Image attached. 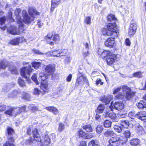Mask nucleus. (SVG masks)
<instances>
[{
    "instance_id": "0e129e2a",
    "label": "nucleus",
    "mask_w": 146,
    "mask_h": 146,
    "mask_svg": "<svg viewBox=\"0 0 146 146\" xmlns=\"http://www.w3.org/2000/svg\"><path fill=\"white\" fill-rule=\"evenodd\" d=\"M33 137H34V136ZM35 140L34 139V138L33 139L32 138H31L29 139H28L26 141V144H29L31 142L34 141Z\"/></svg>"
},
{
    "instance_id": "3c124183",
    "label": "nucleus",
    "mask_w": 146,
    "mask_h": 146,
    "mask_svg": "<svg viewBox=\"0 0 146 146\" xmlns=\"http://www.w3.org/2000/svg\"><path fill=\"white\" fill-rule=\"evenodd\" d=\"M84 23L88 25H90L91 23V17H86L84 20Z\"/></svg>"
},
{
    "instance_id": "6e6d98bb",
    "label": "nucleus",
    "mask_w": 146,
    "mask_h": 146,
    "mask_svg": "<svg viewBox=\"0 0 146 146\" xmlns=\"http://www.w3.org/2000/svg\"><path fill=\"white\" fill-rule=\"evenodd\" d=\"M59 127L58 128V131L60 132L62 131L64 129V125L62 123H60L59 124Z\"/></svg>"
},
{
    "instance_id": "20e7f679",
    "label": "nucleus",
    "mask_w": 146,
    "mask_h": 146,
    "mask_svg": "<svg viewBox=\"0 0 146 146\" xmlns=\"http://www.w3.org/2000/svg\"><path fill=\"white\" fill-rule=\"evenodd\" d=\"M29 12L31 16V17H30L28 15L26 10H23L22 12V16L24 18L23 21L25 23H29L33 21L35 18L34 15L35 14L39 15V13L37 12L34 8L33 7L29 8Z\"/></svg>"
},
{
    "instance_id": "f3484780",
    "label": "nucleus",
    "mask_w": 146,
    "mask_h": 146,
    "mask_svg": "<svg viewBox=\"0 0 146 146\" xmlns=\"http://www.w3.org/2000/svg\"><path fill=\"white\" fill-rule=\"evenodd\" d=\"M78 136L79 137H82L84 139H88L92 137V135H88L82 130H80L79 131Z\"/></svg>"
},
{
    "instance_id": "ea45409f",
    "label": "nucleus",
    "mask_w": 146,
    "mask_h": 146,
    "mask_svg": "<svg viewBox=\"0 0 146 146\" xmlns=\"http://www.w3.org/2000/svg\"><path fill=\"white\" fill-rule=\"evenodd\" d=\"M96 132L97 133L99 134L101 133L103 130L102 126L98 124L96 128Z\"/></svg>"
},
{
    "instance_id": "bb28decb",
    "label": "nucleus",
    "mask_w": 146,
    "mask_h": 146,
    "mask_svg": "<svg viewBox=\"0 0 146 146\" xmlns=\"http://www.w3.org/2000/svg\"><path fill=\"white\" fill-rule=\"evenodd\" d=\"M136 105L139 109L146 108V103L143 101H140L136 104Z\"/></svg>"
},
{
    "instance_id": "e433bc0d",
    "label": "nucleus",
    "mask_w": 146,
    "mask_h": 146,
    "mask_svg": "<svg viewBox=\"0 0 146 146\" xmlns=\"http://www.w3.org/2000/svg\"><path fill=\"white\" fill-rule=\"evenodd\" d=\"M105 107L104 105L100 104L98 107L97 111L100 113H102Z\"/></svg>"
},
{
    "instance_id": "4be33fe9",
    "label": "nucleus",
    "mask_w": 146,
    "mask_h": 146,
    "mask_svg": "<svg viewBox=\"0 0 146 146\" xmlns=\"http://www.w3.org/2000/svg\"><path fill=\"white\" fill-rule=\"evenodd\" d=\"M41 88L45 92H48V84L47 82L45 83L41 82Z\"/></svg>"
},
{
    "instance_id": "7c9ffc66",
    "label": "nucleus",
    "mask_w": 146,
    "mask_h": 146,
    "mask_svg": "<svg viewBox=\"0 0 146 146\" xmlns=\"http://www.w3.org/2000/svg\"><path fill=\"white\" fill-rule=\"evenodd\" d=\"M24 22L23 21L21 22H19V23H18L20 24V25L19 26V29H18V31H19L20 32V34L21 33V32L24 33L25 29H24V24L23 23V22ZM25 23V22H24Z\"/></svg>"
},
{
    "instance_id": "b1692460",
    "label": "nucleus",
    "mask_w": 146,
    "mask_h": 146,
    "mask_svg": "<svg viewBox=\"0 0 146 146\" xmlns=\"http://www.w3.org/2000/svg\"><path fill=\"white\" fill-rule=\"evenodd\" d=\"M14 142V140L13 137H10L8 141H7L5 143L3 146H15L13 144Z\"/></svg>"
},
{
    "instance_id": "680f3d73",
    "label": "nucleus",
    "mask_w": 146,
    "mask_h": 146,
    "mask_svg": "<svg viewBox=\"0 0 146 146\" xmlns=\"http://www.w3.org/2000/svg\"><path fill=\"white\" fill-rule=\"evenodd\" d=\"M53 36V35L52 33L50 32L48 33L47 34V36L46 37V40H51V38H52Z\"/></svg>"
},
{
    "instance_id": "bf43d9fd",
    "label": "nucleus",
    "mask_w": 146,
    "mask_h": 146,
    "mask_svg": "<svg viewBox=\"0 0 146 146\" xmlns=\"http://www.w3.org/2000/svg\"><path fill=\"white\" fill-rule=\"evenodd\" d=\"M35 128H34L33 129V127L32 125H30L29 126V127L27 129V134L29 135H30L31 134V130L32 129H33V130L35 129ZM32 131L33 132V131Z\"/></svg>"
},
{
    "instance_id": "1a4fd4ad",
    "label": "nucleus",
    "mask_w": 146,
    "mask_h": 146,
    "mask_svg": "<svg viewBox=\"0 0 146 146\" xmlns=\"http://www.w3.org/2000/svg\"><path fill=\"white\" fill-rule=\"evenodd\" d=\"M7 32L13 35H20L19 31H18L17 27L14 25H11L7 29Z\"/></svg>"
},
{
    "instance_id": "2f4dec72",
    "label": "nucleus",
    "mask_w": 146,
    "mask_h": 146,
    "mask_svg": "<svg viewBox=\"0 0 146 146\" xmlns=\"http://www.w3.org/2000/svg\"><path fill=\"white\" fill-rule=\"evenodd\" d=\"M99 142L96 140H92L88 143L89 146H99Z\"/></svg>"
},
{
    "instance_id": "a19ab883",
    "label": "nucleus",
    "mask_w": 146,
    "mask_h": 146,
    "mask_svg": "<svg viewBox=\"0 0 146 146\" xmlns=\"http://www.w3.org/2000/svg\"><path fill=\"white\" fill-rule=\"evenodd\" d=\"M111 122L108 120H105L103 123L104 126L108 128L110 127Z\"/></svg>"
},
{
    "instance_id": "f8f14e48",
    "label": "nucleus",
    "mask_w": 146,
    "mask_h": 146,
    "mask_svg": "<svg viewBox=\"0 0 146 146\" xmlns=\"http://www.w3.org/2000/svg\"><path fill=\"white\" fill-rule=\"evenodd\" d=\"M7 108V110L5 112V114L15 117L17 115L15 108L8 106Z\"/></svg>"
},
{
    "instance_id": "2eb2a0df",
    "label": "nucleus",
    "mask_w": 146,
    "mask_h": 146,
    "mask_svg": "<svg viewBox=\"0 0 146 146\" xmlns=\"http://www.w3.org/2000/svg\"><path fill=\"white\" fill-rule=\"evenodd\" d=\"M113 96L111 95H108L106 96H103L101 99V101L106 104H108L110 102L111 100L112 99Z\"/></svg>"
},
{
    "instance_id": "473e14b6",
    "label": "nucleus",
    "mask_w": 146,
    "mask_h": 146,
    "mask_svg": "<svg viewBox=\"0 0 146 146\" xmlns=\"http://www.w3.org/2000/svg\"><path fill=\"white\" fill-rule=\"evenodd\" d=\"M52 40L56 43H58L60 40V36L59 35L57 34L53 35L52 37Z\"/></svg>"
},
{
    "instance_id": "412c9836",
    "label": "nucleus",
    "mask_w": 146,
    "mask_h": 146,
    "mask_svg": "<svg viewBox=\"0 0 146 146\" xmlns=\"http://www.w3.org/2000/svg\"><path fill=\"white\" fill-rule=\"evenodd\" d=\"M45 109L50 111L53 112L54 115H56L58 113V110L56 108L53 107H46Z\"/></svg>"
},
{
    "instance_id": "c85d7f7f",
    "label": "nucleus",
    "mask_w": 146,
    "mask_h": 146,
    "mask_svg": "<svg viewBox=\"0 0 146 146\" xmlns=\"http://www.w3.org/2000/svg\"><path fill=\"white\" fill-rule=\"evenodd\" d=\"M108 116L113 120V121L117 122L118 121V119L116 117L115 113H110L108 115Z\"/></svg>"
},
{
    "instance_id": "ddd939ff",
    "label": "nucleus",
    "mask_w": 146,
    "mask_h": 146,
    "mask_svg": "<svg viewBox=\"0 0 146 146\" xmlns=\"http://www.w3.org/2000/svg\"><path fill=\"white\" fill-rule=\"evenodd\" d=\"M133 22L131 23L129 29L128 34L130 36L133 35L135 33L137 28L136 24Z\"/></svg>"
},
{
    "instance_id": "8fccbe9b",
    "label": "nucleus",
    "mask_w": 146,
    "mask_h": 146,
    "mask_svg": "<svg viewBox=\"0 0 146 146\" xmlns=\"http://www.w3.org/2000/svg\"><path fill=\"white\" fill-rule=\"evenodd\" d=\"M29 108L30 110L34 112L35 111L38 110V108L33 105L29 106Z\"/></svg>"
},
{
    "instance_id": "4468645a",
    "label": "nucleus",
    "mask_w": 146,
    "mask_h": 146,
    "mask_svg": "<svg viewBox=\"0 0 146 146\" xmlns=\"http://www.w3.org/2000/svg\"><path fill=\"white\" fill-rule=\"evenodd\" d=\"M115 38L112 37L108 38L105 42V45L109 47H113L115 43L114 38Z\"/></svg>"
},
{
    "instance_id": "f03ea898",
    "label": "nucleus",
    "mask_w": 146,
    "mask_h": 146,
    "mask_svg": "<svg viewBox=\"0 0 146 146\" xmlns=\"http://www.w3.org/2000/svg\"><path fill=\"white\" fill-rule=\"evenodd\" d=\"M33 134L35 141L40 142L39 146H48L51 143L50 137L51 136L54 135V134L48 135H45L44 137V139L42 141L40 136L36 128H35L33 130Z\"/></svg>"
},
{
    "instance_id": "39448f33",
    "label": "nucleus",
    "mask_w": 146,
    "mask_h": 146,
    "mask_svg": "<svg viewBox=\"0 0 146 146\" xmlns=\"http://www.w3.org/2000/svg\"><path fill=\"white\" fill-rule=\"evenodd\" d=\"M31 66L24 67L21 68V74L23 77L26 78H29L30 74L32 71Z\"/></svg>"
},
{
    "instance_id": "f704fd0d",
    "label": "nucleus",
    "mask_w": 146,
    "mask_h": 146,
    "mask_svg": "<svg viewBox=\"0 0 146 146\" xmlns=\"http://www.w3.org/2000/svg\"><path fill=\"white\" fill-rule=\"evenodd\" d=\"M146 115V112L144 111L138 113L137 118L142 120V118L144 117Z\"/></svg>"
},
{
    "instance_id": "a211bd4d",
    "label": "nucleus",
    "mask_w": 146,
    "mask_h": 146,
    "mask_svg": "<svg viewBox=\"0 0 146 146\" xmlns=\"http://www.w3.org/2000/svg\"><path fill=\"white\" fill-rule=\"evenodd\" d=\"M61 2V0H52L51 11H53L55 8Z\"/></svg>"
},
{
    "instance_id": "338daca9",
    "label": "nucleus",
    "mask_w": 146,
    "mask_h": 146,
    "mask_svg": "<svg viewBox=\"0 0 146 146\" xmlns=\"http://www.w3.org/2000/svg\"><path fill=\"white\" fill-rule=\"evenodd\" d=\"M100 83L101 85H102L103 84V82H101V80L99 78H98L97 79L96 82V84L97 85H98V84Z\"/></svg>"
},
{
    "instance_id": "de8ad7c7",
    "label": "nucleus",
    "mask_w": 146,
    "mask_h": 146,
    "mask_svg": "<svg viewBox=\"0 0 146 146\" xmlns=\"http://www.w3.org/2000/svg\"><path fill=\"white\" fill-rule=\"evenodd\" d=\"M22 97L25 99L28 100L30 98L29 94L25 92H23L22 94Z\"/></svg>"
},
{
    "instance_id": "603ef678",
    "label": "nucleus",
    "mask_w": 146,
    "mask_h": 146,
    "mask_svg": "<svg viewBox=\"0 0 146 146\" xmlns=\"http://www.w3.org/2000/svg\"><path fill=\"white\" fill-rule=\"evenodd\" d=\"M7 134L9 135H12L14 133L13 129L11 128L8 127L7 129Z\"/></svg>"
},
{
    "instance_id": "052dcab7",
    "label": "nucleus",
    "mask_w": 146,
    "mask_h": 146,
    "mask_svg": "<svg viewBox=\"0 0 146 146\" xmlns=\"http://www.w3.org/2000/svg\"><path fill=\"white\" fill-rule=\"evenodd\" d=\"M32 52H34L36 54H38L41 55H44V53H43L40 51L39 50L34 49L33 50Z\"/></svg>"
},
{
    "instance_id": "9d476101",
    "label": "nucleus",
    "mask_w": 146,
    "mask_h": 146,
    "mask_svg": "<svg viewBox=\"0 0 146 146\" xmlns=\"http://www.w3.org/2000/svg\"><path fill=\"white\" fill-rule=\"evenodd\" d=\"M52 56L59 57L60 56L65 55L67 52V51L65 50H52Z\"/></svg>"
},
{
    "instance_id": "393cba45",
    "label": "nucleus",
    "mask_w": 146,
    "mask_h": 146,
    "mask_svg": "<svg viewBox=\"0 0 146 146\" xmlns=\"http://www.w3.org/2000/svg\"><path fill=\"white\" fill-rule=\"evenodd\" d=\"M120 123L123 128V127L126 128H128L129 125V122L127 120H121L120 121Z\"/></svg>"
},
{
    "instance_id": "864d4df0",
    "label": "nucleus",
    "mask_w": 146,
    "mask_h": 146,
    "mask_svg": "<svg viewBox=\"0 0 146 146\" xmlns=\"http://www.w3.org/2000/svg\"><path fill=\"white\" fill-rule=\"evenodd\" d=\"M12 68L10 67L9 70L11 72L12 74H16L17 73V69L14 67L12 66Z\"/></svg>"
},
{
    "instance_id": "49530a36",
    "label": "nucleus",
    "mask_w": 146,
    "mask_h": 146,
    "mask_svg": "<svg viewBox=\"0 0 146 146\" xmlns=\"http://www.w3.org/2000/svg\"><path fill=\"white\" fill-rule=\"evenodd\" d=\"M111 52L110 51L105 50H104V51L102 53V54L101 56L102 57H105L106 56H108L110 54H111Z\"/></svg>"
},
{
    "instance_id": "4d7b16f0",
    "label": "nucleus",
    "mask_w": 146,
    "mask_h": 146,
    "mask_svg": "<svg viewBox=\"0 0 146 146\" xmlns=\"http://www.w3.org/2000/svg\"><path fill=\"white\" fill-rule=\"evenodd\" d=\"M123 134L126 138H129L131 135V133L129 130H127L124 132Z\"/></svg>"
},
{
    "instance_id": "9b49d317",
    "label": "nucleus",
    "mask_w": 146,
    "mask_h": 146,
    "mask_svg": "<svg viewBox=\"0 0 146 146\" xmlns=\"http://www.w3.org/2000/svg\"><path fill=\"white\" fill-rule=\"evenodd\" d=\"M117 56L111 53L107 58L108 64L110 65L113 64L116 59Z\"/></svg>"
},
{
    "instance_id": "58836bf2",
    "label": "nucleus",
    "mask_w": 146,
    "mask_h": 146,
    "mask_svg": "<svg viewBox=\"0 0 146 146\" xmlns=\"http://www.w3.org/2000/svg\"><path fill=\"white\" fill-rule=\"evenodd\" d=\"M114 132L111 130H108L104 133V135L106 137L113 136L114 134Z\"/></svg>"
},
{
    "instance_id": "09e8293b",
    "label": "nucleus",
    "mask_w": 146,
    "mask_h": 146,
    "mask_svg": "<svg viewBox=\"0 0 146 146\" xmlns=\"http://www.w3.org/2000/svg\"><path fill=\"white\" fill-rule=\"evenodd\" d=\"M18 83L21 87H23L25 86V83L24 80L21 78H19L18 79Z\"/></svg>"
},
{
    "instance_id": "774afa93",
    "label": "nucleus",
    "mask_w": 146,
    "mask_h": 146,
    "mask_svg": "<svg viewBox=\"0 0 146 146\" xmlns=\"http://www.w3.org/2000/svg\"><path fill=\"white\" fill-rule=\"evenodd\" d=\"M125 42L126 45L128 46H130L131 44V42L129 38H127L125 40Z\"/></svg>"
},
{
    "instance_id": "a18cd8bd",
    "label": "nucleus",
    "mask_w": 146,
    "mask_h": 146,
    "mask_svg": "<svg viewBox=\"0 0 146 146\" xmlns=\"http://www.w3.org/2000/svg\"><path fill=\"white\" fill-rule=\"evenodd\" d=\"M108 20L109 21H111L112 20L115 21L116 20V19L114 15L112 14L109 15L107 17Z\"/></svg>"
},
{
    "instance_id": "7ed1b4c3",
    "label": "nucleus",
    "mask_w": 146,
    "mask_h": 146,
    "mask_svg": "<svg viewBox=\"0 0 146 146\" xmlns=\"http://www.w3.org/2000/svg\"><path fill=\"white\" fill-rule=\"evenodd\" d=\"M107 29L105 28L102 29V33L104 35L111 36L112 37L116 38L118 36L119 33L117 30L116 23H108L107 25Z\"/></svg>"
},
{
    "instance_id": "dca6fc26",
    "label": "nucleus",
    "mask_w": 146,
    "mask_h": 146,
    "mask_svg": "<svg viewBox=\"0 0 146 146\" xmlns=\"http://www.w3.org/2000/svg\"><path fill=\"white\" fill-rule=\"evenodd\" d=\"M21 11V10L20 8L17 9L15 11V15L17 17V23H19V22H21L23 21H23L24 18L22 16L23 18V19H22L19 15Z\"/></svg>"
},
{
    "instance_id": "37998d69",
    "label": "nucleus",
    "mask_w": 146,
    "mask_h": 146,
    "mask_svg": "<svg viewBox=\"0 0 146 146\" xmlns=\"http://www.w3.org/2000/svg\"><path fill=\"white\" fill-rule=\"evenodd\" d=\"M20 40L19 38L14 39L10 41V43L13 45H17L19 42Z\"/></svg>"
},
{
    "instance_id": "6ab92c4d",
    "label": "nucleus",
    "mask_w": 146,
    "mask_h": 146,
    "mask_svg": "<svg viewBox=\"0 0 146 146\" xmlns=\"http://www.w3.org/2000/svg\"><path fill=\"white\" fill-rule=\"evenodd\" d=\"M79 77H78L76 81V83L78 84H79L80 82H87V80L86 77L84 75H81V73H80L79 71Z\"/></svg>"
},
{
    "instance_id": "5fc2aeb1",
    "label": "nucleus",
    "mask_w": 146,
    "mask_h": 146,
    "mask_svg": "<svg viewBox=\"0 0 146 146\" xmlns=\"http://www.w3.org/2000/svg\"><path fill=\"white\" fill-rule=\"evenodd\" d=\"M32 80L36 84L38 85L39 84V82L37 81L36 78V74H34L31 77Z\"/></svg>"
},
{
    "instance_id": "5701e85b",
    "label": "nucleus",
    "mask_w": 146,
    "mask_h": 146,
    "mask_svg": "<svg viewBox=\"0 0 146 146\" xmlns=\"http://www.w3.org/2000/svg\"><path fill=\"white\" fill-rule=\"evenodd\" d=\"M15 108L17 115L19 114L22 112H25L26 111V107L25 106H24L21 108L16 107Z\"/></svg>"
},
{
    "instance_id": "f257e3e1",
    "label": "nucleus",
    "mask_w": 146,
    "mask_h": 146,
    "mask_svg": "<svg viewBox=\"0 0 146 146\" xmlns=\"http://www.w3.org/2000/svg\"><path fill=\"white\" fill-rule=\"evenodd\" d=\"M113 94H117L115 98L118 99H122L125 97L126 99L129 100L134 95V93L131 91V89L125 86L114 89Z\"/></svg>"
},
{
    "instance_id": "13d9d810",
    "label": "nucleus",
    "mask_w": 146,
    "mask_h": 146,
    "mask_svg": "<svg viewBox=\"0 0 146 146\" xmlns=\"http://www.w3.org/2000/svg\"><path fill=\"white\" fill-rule=\"evenodd\" d=\"M42 92L38 88H35L33 92V94L34 95H38Z\"/></svg>"
},
{
    "instance_id": "79ce46f5",
    "label": "nucleus",
    "mask_w": 146,
    "mask_h": 146,
    "mask_svg": "<svg viewBox=\"0 0 146 146\" xmlns=\"http://www.w3.org/2000/svg\"><path fill=\"white\" fill-rule=\"evenodd\" d=\"M18 92L17 90H15L11 92L9 94V96L10 97L13 98L16 96Z\"/></svg>"
},
{
    "instance_id": "c756f323",
    "label": "nucleus",
    "mask_w": 146,
    "mask_h": 146,
    "mask_svg": "<svg viewBox=\"0 0 146 146\" xmlns=\"http://www.w3.org/2000/svg\"><path fill=\"white\" fill-rule=\"evenodd\" d=\"M83 128L86 132H92L93 129L90 124L86 125L83 126Z\"/></svg>"
},
{
    "instance_id": "e2e57ef3",
    "label": "nucleus",
    "mask_w": 146,
    "mask_h": 146,
    "mask_svg": "<svg viewBox=\"0 0 146 146\" xmlns=\"http://www.w3.org/2000/svg\"><path fill=\"white\" fill-rule=\"evenodd\" d=\"M133 76L138 78H140L141 76V73L140 72H135L133 74Z\"/></svg>"
},
{
    "instance_id": "0eeeda50",
    "label": "nucleus",
    "mask_w": 146,
    "mask_h": 146,
    "mask_svg": "<svg viewBox=\"0 0 146 146\" xmlns=\"http://www.w3.org/2000/svg\"><path fill=\"white\" fill-rule=\"evenodd\" d=\"M113 106L115 109L119 111L122 110L124 107V104L121 101L116 102L114 105L112 102L111 103V105L109 106V108L112 111H113Z\"/></svg>"
},
{
    "instance_id": "69168bd1",
    "label": "nucleus",
    "mask_w": 146,
    "mask_h": 146,
    "mask_svg": "<svg viewBox=\"0 0 146 146\" xmlns=\"http://www.w3.org/2000/svg\"><path fill=\"white\" fill-rule=\"evenodd\" d=\"M5 21V17L0 18V25H2L4 24Z\"/></svg>"
},
{
    "instance_id": "4c0bfd02",
    "label": "nucleus",
    "mask_w": 146,
    "mask_h": 146,
    "mask_svg": "<svg viewBox=\"0 0 146 146\" xmlns=\"http://www.w3.org/2000/svg\"><path fill=\"white\" fill-rule=\"evenodd\" d=\"M8 65V62L7 61H3L0 63V70L4 69Z\"/></svg>"
},
{
    "instance_id": "c03bdc74",
    "label": "nucleus",
    "mask_w": 146,
    "mask_h": 146,
    "mask_svg": "<svg viewBox=\"0 0 146 146\" xmlns=\"http://www.w3.org/2000/svg\"><path fill=\"white\" fill-rule=\"evenodd\" d=\"M41 64V63L40 62H34L32 63L33 67H34L35 68H38Z\"/></svg>"
},
{
    "instance_id": "c9c22d12",
    "label": "nucleus",
    "mask_w": 146,
    "mask_h": 146,
    "mask_svg": "<svg viewBox=\"0 0 146 146\" xmlns=\"http://www.w3.org/2000/svg\"><path fill=\"white\" fill-rule=\"evenodd\" d=\"M114 129L115 131L118 133H121L123 129L122 127L117 125H115L114 126Z\"/></svg>"
},
{
    "instance_id": "cd10ccee",
    "label": "nucleus",
    "mask_w": 146,
    "mask_h": 146,
    "mask_svg": "<svg viewBox=\"0 0 146 146\" xmlns=\"http://www.w3.org/2000/svg\"><path fill=\"white\" fill-rule=\"evenodd\" d=\"M140 143V141L138 139H133L131 140L130 144L132 145L135 146L138 145Z\"/></svg>"
},
{
    "instance_id": "aec40b11",
    "label": "nucleus",
    "mask_w": 146,
    "mask_h": 146,
    "mask_svg": "<svg viewBox=\"0 0 146 146\" xmlns=\"http://www.w3.org/2000/svg\"><path fill=\"white\" fill-rule=\"evenodd\" d=\"M136 132L139 134L141 135L145 133V131L143 127L139 124H136L135 127Z\"/></svg>"
},
{
    "instance_id": "a878e982",
    "label": "nucleus",
    "mask_w": 146,
    "mask_h": 146,
    "mask_svg": "<svg viewBox=\"0 0 146 146\" xmlns=\"http://www.w3.org/2000/svg\"><path fill=\"white\" fill-rule=\"evenodd\" d=\"M49 75L46 74H44L43 72H41L39 74V78H38L40 80H41L42 81H44L48 78V76Z\"/></svg>"
},
{
    "instance_id": "6e6552de",
    "label": "nucleus",
    "mask_w": 146,
    "mask_h": 146,
    "mask_svg": "<svg viewBox=\"0 0 146 146\" xmlns=\"http://www.w3.org/2000/svg\"><path fill=\"white\" fill-rule=\"evenodd\" d=\"M109 145L108 146H119L121 143L120 138L118 137H111L109 141Z\"/></svg>"
},
{
    "instance_id": "72a5a7b5",
    "label": "nucleus",
    "mask_w": 146,
    "mask_h": 146,
    "mask_svg": "<svg viewBox=\"0 0 146 146\" xmlns=\"http://www.w3.org/2000/svg\"><path fill=\"white\" fill-rule=\"evenodd\" d=\"M129 116L131 119H134L135 117H137L138 113H136L134 111H130L129 113Z\"/></svg>"
},
{
    "instance_id": "423d86ee",
    "label": "nucleus",
    "mask_w": 146,
    "mask_h": 146,
    "mask_svg": "<svg viewBox=\"0 0 146 146\" xmlns=\"http://www.w3.org/2000/svg\"><path fill=\"white\" fill-rule=\"evenodd\" d=\"M43 68L44 69L45 73L49 75L52 74L55 71V66L54 64L45 65L43 67Z\"/></svg>"
}]
</instances>
